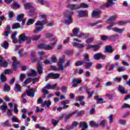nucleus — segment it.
Wrapping results in <instances>:
<instances>
[{"instance_id":"nucleus-50","label":"nucleus","mask_w":130,"mask_h":130,"mask_svg":"<svg viewBox=\"0 0 130 130\" xmlns=\"http://www.w3.org/2000/svg\"><path fill=\"white\" fill-rule=\"evenodd\" d=\"M86 92L88 94H89L88 98H91L94 94V92H90L89 90H87Z\"/></svg>"},{"instance_id":"nucleus-16","label":"nucleus","mask_w":130,"mask_h":130,"mask_svg":"<svg viewBox=\"0 0 130 130\" xmlns=\"http://www.w3.org/2000/svg\"><path fill=\"white\" fill-rule=\"evenodd\" d=\"M12 59L13 60V69L16 70H17V68L19 67L20 63L19 62L17 61V58H16V57H12Z\"/></svg>"},{"instance_id":"nucleus-6","label":"nucleus","mask_w":130,"mask_h":130,"mask_svg":"<svg viewBox=\"0 0 130 130\" xmlns=\"http://www.w3.org/2000/svg\"><path fill=\"white\" fill-rule=\"evenodd\" d=\"M83 57L84 58V64L87 69H90L93 66V62L90 61V59H89V56L87 54H83Z\"/></svg>"},{"instance_id":"nucleus-42","label":"nucleus","mask_w":130,"mask_h":130,"mask_svg":"<svg viewBox=\"0 0 130 130\" xmlns=\"http://www.w3.org/2000/svg\"><path fill=\"white\" fill-rule=\"evenodd\" d=\"M121 80V77H115L113 79V82H116V83H119Z\"/></svg>"},{"instance_id":"nucleus-45","label":"nucleus","mask_w":130,"mask_h":130,"mask_svg":"<svg viewBox=\"0 0 130 130\" xmlns=\"http://www.w3.org/2000/svg\"><path fill=\"white\" fill-rule=\"evenodd\" d=\"M82 64H84V61H78L75 63L76 67H79V66H82Z\"/></svg>"},{"instance_id":"nucleus-33","label":"nucleus","mask_w":130,"mask_h":130,"mask_svg":"<svg viewBox=\"0 0 130 130\" xmlns=\"http://www.w3.org/2000/svg\"><path fill=\"white\" fill-rule=\"evenodd\" d=\"M38 72L39 74H42L43 73V68L42 64H39L38 67Z\"/></svg>"},{"instance_id":"nucleus-58","label":"nucleus","mask_w":130,"mask_h":130,"mask_svg":"<svg viewBox=\"0 0 130 130\" xmlns=\"http://www.w3.org/2000/svg\"><path fill=\"white\" fill-rule=\"evenodd\" d=\"M40 37H41V36H35L32 38V40L36 41V40H38V39H40Z\"/></svg>"},{"instance_id":"nucleus-2","label":"nucleus","mask_w":130,"mask_h":130,"mask_svg":"<svg viewBox=\"0 0 130 130\" xmlns=\"http://www.w3.org/2000/svg\"><path fill=\"white\" fill-rule=\"evenodd\" d=\"M40 19H43L42 21H40L39 20H38L37 22L35 23L36 26V30L34 31V33L35 34H37L40 32V31L42 30V29H43V25H46V15L43 13H40Z\"/></svg>"},{"instance_id":"nucleus-62","label":"nucleus","mask_w":130,"mask_h":130,"mask_svg":"<svg viewBox=\"0 0 130 130\" xmlns=\"http://www.w3.org/2000/svg\"><path fill=\"white\" fill-rule=\"evenodd\" d=\"M93 39L92 38H89L86 40V43H92L93 42Z\"/></svg>"},{"instance_id":"nucleus-46","label":"nucleus","mask_w":130,"mask_h":130,"mask_svg":"<svg viewBox=\"0 0 130 130\" xmlns=\"http://www.w3.org/2000/svg\"><path fill=\"white\" fill-rule=\"evenodd\" d=\"M91 49H92V50L94 51L98 50V49H99V45H92Z\"/></svg>"},{"instance_id":"nucleus-32","label":"nucleus","mask_w":130,"mask_h":130,"mask_svg":"<svg viewBox=\"0 0 130 130\" xmlns=\"http://www.w3.org/2000/svg\"><path fill=\"white\" fill-rule=\"evenodd\" d=\"M11 90V88H10V86L8 85L7 84H4V92H9Z\"/></svg>"},{"instance_id":"nucleus-56","label":"nucleus","mask_w":130,"mask_h":130,"mask_svg":"<svg viewBox=\"0 0 130 130\" xmlns=\"http://www.w3.org/2000/svg\"><path fill=\"white\" fill-rule=\"evenodd\" d=\"M101 38V40L105 41V40H107V39L109 38V37L106 36H102Z\"/></svg>"},{"instance_id":"nucleus-63","label":"nucleus","mask_w":130,"mask_h":130,"mask_svg":"<svg viewBox=\"0 0 130 130\" xmlns=\"http://www.w3.org/2000/svg\"><path fill=\"white\" fill-rule=\"evenodd\" d=\"M61 89L63 93H67V86H63L61 87Z\"/></svg>"},{"instance_id":"nucleus-27","label":"nucleus","mask_w":130,"mask_h":130,"mask_svg":"<svg viewBox=\"0 0 130 130\" xmlns=\"http://www.w3.org/2000/svg\"><path fill=\"white\" fill-rule=\"evenodd\" d=\"M55 86H56V84H53L52 85L48 84L46 85V88L47 90H53V89L55 88Z\"/></svg>"},{"instance_id":"nucleus-26","label":"nucleus","mask_w":130,"mask_h":130,"mask_svg":"<svg viewBox=\"0 0 130 130\" xmlns=\"http://www.w3.org/2000/svg\"><path fill=\"white\" fill-rule=\"evenodd\" d=\"M105 51L106 52H108V53H112L113 49L111 46H107L105 47Z\"/></svg>"},{"instance_id":"nucleus-23","label":"nucleus","mask_w":130,"mask_h":130,"mask_svg":"<svg viewBox=\"0 0 130 130\" xmlns=\"http://www.w3.org/2000/svg\"><path fill=\"white\" fill-rule=\"evenodd\" d=\"M79 32H80V29L79 28H75L73 29V34H71L70 36L72 37L77 36V35H78V34H79Z\"/></svg>"},{"instance_id":"nucleus-25","label":"nucleus","mask_w":130,"mask_h":130,"mask_svg":"<svg viewBox=\"0 0 130 130\" xmlns=\"http://www.w3.org/2000/svg\"><path fill=\"white\" fill-rule=\"evenodd\" d=\"M37 74L35 70H31V71L27 73V77H36Z\"/></svg>"},{"instance_id":"nucleus-31","label":"nucleus","mask_w":130,"mask_h":130,"mask_svg":"<svg viewBox=\"0 0 130 130\" xmlns=\"http://www.w3.org/2000/svg\"><path fill=\"white\" fill-rule=\"evenodd\" d=\"M76 111H74L72 113H70L67 115H66L65 117H64V121H67V120H68V119H69V118H70V117L71 116V115H74V114H75V113H76Z\"/></svg>"},{"instance_id":"nucleus-64","label":"nucleus","mask_w":130,"mask_h":130,"mask_svg":"<svg viewBox=\"0 0 130 130\" xmlns=\"http://www.w3.org/2000/svg\"><path fill=\"white\" fill-rule=\"evenodd\" d=\"M122 108H130V105L124 104V105L122 106Z\"/></svg>"},{"instance_id":"nucleus-60","label":"nucleus","mask_w":130,"mask_h":130,"mask_svg":"<svg viewBox=\"0 0 130 130\" xmlns=\"http://www.w3.org/2000/svg\"><path fill=\"white\" fill-rule=\"evenodd\" d=\"M65 53L67 54V55H72L73 54L72 50H68L65 52Z\"/></svg>"},{"instance_id":"nucleus-8","label":"nucleus","mask_w":130,"mask_h":130,"mask_svg":"<svg viewBox=\"0 0 130 130\" xmlns=\"http://www.w3.org/2000/svg\"><path fill=\"white\" fill-rule=\"evenodd\" d=\"M58 78H59V74L58 73L54 74L51 73L46 77L45 81L46 82L48 79L55 80L56 79H58Z\"/></svg>"},{"instance_id":"nucleus-37","label":"nucleus","mask_w":130,"mask_h":130,"mask_svg":"<svg viewBox=\"0 0 130 130\" xmlns=\"http://www.w3.org/2000/svg\"><path fill=\"white\" fill-rule=\"evenodd\" d=\"M13 29H19V28H21V25L19 23H15L12 25Z\"/></svg>"},{"instance_id":"nucleus-15","label":"nucleus","mask_w":130,"mask_h":130,"mask_svg":"<svg viewBox=\"0 0 130 130\" xmlns=\"http://www.w3.org/2000/svg\"><path fill=\"white\" fill-rule=\"evenodd\" d=\"M72 44L73 46H76V47H77L78 48H81V49L79 50V51H83V47H84V45H83V44L77 42H73L72 43Z\"/></svg>"},{"instance_id":"nucleus-28","label":"nucleus","mask_w":130,"mask_h":130,"mask_svg":"<svg viewBox=\"0 0 130 130\" xmlns=\"http://www.w3.org/2000/svg\"><path fill=\"white\" fill-rule=\"evenodd\" d=\"M14 90L15 92H21V86L19 85L18 83H15V86L14 87Z\"/></svg>"},{"instance_id":"nucleus-29","label":"nucleus","mask_w":130,"mask_h":130,"mask_svg":"<svg viewBox=\"0 0 130 130\" xmlns=\"http://www.w3.org/2000/svg\"><path fill=\"white\" fill-rule=\"evenodd\" d=\"M28 96L30 97H34V90L32 89H29L27 91Z\"/></svg>"},{"instance_id":"nucleus-12","label":"nucleus","mask_w":130,"mask_h":130,"mask_svg":"<svg viewBox=\"0 0 130 130\" xmlns=\"http://www.w3.org/2000/svg\"><path fill=\"white\" fill-rule=\"evenodd\" d=\"M25 40H27L29 42L31 41V39L29 38L28 37L26 36V34H22L19 37V42L21 43L22 41H25Z\"/></svg>"},{"instance_id":"nucleus-14","label":"nucleus","mask_w":130,"mask_h":130,"mask_svg":"<svg viewBox=\"0 0 130 130\" xmlns=\"http://www.w3.org/2000/svg\"><path fill=\"white\" fill-rule=\"evenodd\" d=\"M81 82L82 79H73L72 81V87H77L78 84H80Z\"/></svg>"},{"instance_id":"nucleus-18","label":"nucleus","mask_w":130,"mask_h":130,"mask_svg":"<svg viewBox=\"0 0 130 130\" xmlns=\"http://www.w3.org/2000/svg\"><path fill=\"white\" fill-rule=\"evenodd\" d=\"M67 104H70V101H63L61 102V105L63 106L62 107L63 109H67V108H69L70 106Z\"/></svg>"},{"instance_id":"nucleus-30","label":"nucleus","mask_w":130,"mask_h":130,"mask_svg":"<svg viewBox=\"0 0 130 130\" xmlns=\"http://www.w3.org/2000/svg\"><path fill=\"white\" fill-rule=\"evenodd\" d=\"M32 81V78L29 77L27 78L22 83V85H27V84H29Z\"/></svg>"},{"instance_id":"nucleus-10","label":"nucleus","mask_w":130,"mask_h":130,"mask_svg":"<svg viewBox=\"0 0 130 130\" xmlns=\"http://www.w3.org/2000/svg\"><path fill=\"white\" fill-rule=\"evenodd\" d=\"M13 71L12 70H6L3 73H2L1 75L0 80L1 82H5L6 81V74H9L12 73Z\"/></svg>"},{"instance_id":"nucleus-13","label":"nucleus","mask_w":130,"mask_h":130,"mask_svg":"<svg viewBox=\"0 0 130 130\" xmlns=\"http://www.w3.org/2000/svg\"><path fill=\"white\" fill-rule=\"evenodd\" d=\"M68 8H69V9H71L72 11H75V10H77L78 9H80V5L78 4H69L67 5Z\"/></svg>"},{"instance_id":"nucleus-40","label":"nucleus","mask_w":130,"mask_h":130,"mask_svg":"<svg viewBox=\"0 0 130 130\" xmlns=\"http://www.w3.org/2000/svg\"><path fill=\"white\" fill-rule=\"evenodd\" d=\"M13 111L15 113H18V105L17 104H14V110Z\"/></svg>"},{"instance_id":"nucleus-41","label":"nucleus","mask_w":130,"mask_h":130,"mask_svg":"<svg viewBox=\"0 0 130 130\" xmlns=\"http://www.w3.org/2000/svg\"><path fill=\"white\" fill-rule=\"evenodd\" d=\"M37 3H38L39 4H41V5H43L44 6L45 5H47V3L44 0H37Z\"/></svg>"},{"instance_id":"nucleus-59","label":"nucleus","mask_w":130,"mask_h":130,"mask_svg":"<svg viewBox=\"0 0 130 130\" xmlns=\"http://www.w3.org/2000/svg\"><path fill=\"white\" fill-rule=\"evenodd\" d=\"M38 81H39V80L37 78H34L31 79V82H32V84H35V82H38Z\"/></svg>"},{"instance_id":"nucleus-39","label":"nucleus","mask_w":130,"mask_h":130,"mask_svg":"<svg viewBox=\"0 0 130 130\" xmlns=\"http://www.w3.org/2000/svg\"><path fill=\"white\" fill-rule=\"evenodd\" d=\"M23 14H19L17 17V20L18 22H21V20H23Z\"/></svg>"},{"instance_id":"nucleus-9","label":"nucleus","mask_w":130,"mask_h":130,"mask_svg":"<svg viewBox=\"0 0 130 130\" xmlns=\"http://www.w3.org/2000/svg\"><path fill=\"white\" fill-rule=\"evenodd\" d=\"M93 58L95 60H99L101 58V59H103V60H105L106 56L101 53H97L93 55Z\"/></svg>"},{"instance_id":"nucleus-3","label":"nucleus","mask_w":130,"mask_h":130,"mask_svg":"<svg viewBox=\"0 0 130 130\" xmlns=\"http://www.w3.org/2000/svg\"><path fill=\"white\" fill-rule=\"evenodd\" d=\"M73 15H74L73 11H70L69 10H67L63 13V16L65 18L64 22L66 25H70V24H72V22H73L72 16H73Z\"/></svg>"},{"instance_id":"nucleus-34","label":"nucleus","mask_w":130,"mask_h":130,"mask_svg":"<svg viewBox=\"0 0 130 130\" xmlns=\"http://www.w3.org/2000/svg\"><path fill=\"white\" fill-rule=\"evenodd\" d=\"M90 125L91 126H92L93 127H98L99 125L98 124L96 123L94 121H90L89 122Z\"/></svg>"},{"instance_id":"nucleus-24","label":"nucleus","mask_w":130,"mask_h":130,"mask_svg":"<svg viewBox=\"0 0 130 130\" xmlns=\"http://www.w3.org/2000/svg\"><path fill=\"white\" fill-rule=\"evenodd\" d=\"M100 13V11H94L92 12L91 16L92 18H98V17H99Z\"/></svg>"},{"instance_id":"nucleus-7","label":"nucleus","mask_w":130,"mask_h":130,"mask_svg":"<svg viewBox=\"0 0 130 130\" xmlns=\"http://www.w3.org/2000/svg\"><path fill=\"white\" fill-rule=\"evenodd\" d=\"M24 7L26 10H30L29 14L30 16H33V15H35L36 14L34 8H33V6H32V4L28 3H25L24 4Z\"/></svg>"},{"instance_id":"nucleus-5","label":"nucleus","mask_w":130,"mask_h":130,"mask_svg":"<svg viewBox=\"0 0 130 130\" xmlns=\"http://www.w3.org/2000/svg\"><path fill=\"white\" fill-rule=\"evenodd\" d=\"M63 63H64V58H60L58 62V68L52 66L51 67V70H53V71H62L64 70V66H63Z\"/></svg>"},{"instance_id":"nucleus-36","label":"nucleus","mask_w":130,"mask_h":130,"mask_svg":"<svg viewBox=\"0 0 130 130\" xmlns=\"http://www.w3.org/2000/svg\"><path fill=\"white\" fill-rule=\"evenodd\" d=\"M2 47L5 48V49H7L8 47H9V42L7 41H5L3 44L1 45Z\"/></svg>"},{"instance_id":"nucleus-51","label":"nucleus","mask_w":130,"mask_h":130,"mask_svg":"<svg viewBox=\"0 0 130 130\" xmlns=\"http://www.w3.org/2000/svg\"><path fill=\"white\" fill-rule=\"evenodd\" d=\"M85 99V96H79L77 100L76 101H79L81 102V101H83Z\"/></svg>"},{"instance_id":"nucleus-48","label":"nucleus","mask_w":130,"mask_h":130,"mask_svg":"<svg viewBox=\"0 0 130 130\" xmlns=\"http://www.w3.org/2000/svg\"><path fill=\"white\" fill-rule=\"evenodd\" d=\"M7 108H8V106L6 104L2 106L0 108L1 110H2L3 111H5V110H7Z\"/></svg>"},{"instance_id":"nucleus-19","label":"nucleus","mask_w":130,"mask_h":130,"mask_svg":"<svg viewBox=\"0 0 130 130\" xmlns=\"http://www.w3.org/2000/svg\"><path fill=\"white\" fill-rule=\"evenodd\" d=\"M51 105V102L50 101H45L42 104V107H45L46 106L49 108V106Z\"/></svg>"},{"instance_id":"nucleus-17","label":"nucleus","mask_w":130,"mask_h":130,"mask_svg":"<svg viewBox=\"0 0 130 130\" xmlns=\"http://www.w3.org/2000/svg\"><path fill=\"white\" fill-rule=\"evenodd\" d=\"M79 17H86L88 15V11L87 10H81L78 12Z\"/></svg>"},{"instance_id":"nucleus-55","label":"nucleus","mask_w":130,"mask_h":130,"mask_svg":"<svg viewBox=\"0 0 130 130\" xmlns=\"http://www.w3.org/2000/svg\"><path fill=\"white\" fill-rule=\"evenodd\" d=\"M25 78V74H21L19 77V80L21 82H23V80H24V78Z\"/></svg>"},{"instance_id":"nucleus-22","label":"nucleus","mask_w":130,"mask_h":130,"mask_svg":"<svg viewBox=\"0 0 130 130\" xmlns=\"http://www.w3.org/2000/svg\"><path fill=\"white\" fill-rule=\"evenodd\" d=\"M118 90L122 94H126L127 93V91L124 90V87L121 86L120 85H118Z\"/></svg>"},{"instance_id":"nucleus-43","label":"nucleus","mask_w":130,"mask_h":130,"mask_svg":"<svg viewBox=\"0 0 130 130\" xmlns=\"http://www.w3.org/2000/svg\"><path fill=\"white\" fill-rule=\"evenodd\" d=\"M76 111V112L74 113V114L76 113L77 114V115L75 116L76 117H78V116L82 115L83 113H84V111H81L80 112H78L77 111Z\"/></svg>"},{"instance_id":"nucleus-49","label":"nucleus","mask_w":130,"mask_h":130,"mask_svg":"<svg viewBox=\"0 0 130 130\" xmlns=\"http://www.w3.org/2000/svg\"><path fill=\"white\" fill-rule=\"evenodd\" d=\"M51 59L52 62H57V59L54 55H52L51 57Z\"/></svg>"},{"instance_id":"nucleus-47","label":"nucleus","mask_w":130,"mask_h":130,"mask_svg":"<svg viewBox=\"0 0 130 130\" xmlns=\"http://www.w3.org/2000/svg\"><path fill=\"white\" fill-rule=\"evenodd\" d=\"M12 121H13V122H20L19 119L15 116L12 117Z\"/></svg>"},{"instance_id":"nucleus-35","label":"nucleus","mask_w":130,"mask_h":130,"mask_svg":"<svg viewBox=\"0 0 130 130\" xmlns=\"http://www.w3.org/2000/svg\"><path fill=\"white\" fill-rule=\"evenodd\" d=\"M89 8V5L88 4H86L85 3H81L79 6V9L83 8V9H87Z\"/></svg>"},{"instance_id":"nucleus-52","label":"nucleus","mask_w":130,"mask_h":130,"mask_svg":"<svg viewBox=\"0 0 130 130\" xmlns=\"http://www.w3.org/2000/svg\"><path fill=\"white\" fill-rule=\"evenodd\" d=\"M11 33H12V31H9V30H6L4 34H3V35L4 36H5V37H8L9 35H10V34H11Z\"/></svg>"},{"instance_id":"nucleus-1","label":"nucleus","mask_w":130,"mask_h":130,"mask_svg":"<svg viewBox=\"0 0 130 130\" xmlns=\"http://www.w3.org/2000/svg\"><path fill=\"white\" fill-rule=\"evenodd\" d=\"M46 38L51 41L52 43L50 45L41 43L38 46V48L44 49V50H52L53 46L57 43V38H53V34L49 32L46 33Z\"/></svg>"},{"instance_id":"nucleus-53","label":"nucleus","mask_w":130,"mask_h":130,"mask_svg":"<svg viewBox=\"0 0 130 130\" xmlns=\"http://www.w3.org/2000/svg\"><path fill=\"white\" fill-rule=\"evenodd\" d=\"M78 124V122L76 121L73 122V123H72V126L70 127V129H72L74 128V127H76V126H77Z\"/></svg>"},{"instance_id":"nucleus-44","label":"nucleus","mask_w":130,"mask_h":130,"mask_svg":"<svg viewBox=\"0 0 130 130\" xmlns=\"http://www.w3.org/2000/svg\"><path fill=\"white\" fill-rule=\"evenodd\" d=\"M34 23V19H29L27 20V26H30V25Z\"/></svg>"},{"instance_id":"nucleus-61","label":"nucleus","mask_w":130,"mask_h":130,"mask_svg":"<svg viewBox=\"0 0 130 130\" xmlns=\"http://www.w3.org/2000/svg\"><path fill=\"white\" fill-rule=\"evenodd\" d=\"M97 104H102V103H103V99H99L97 100L96 102Z\"/></svg>"},{"instance_id":"nucleus-54","label":"nucleus","mask_w":130,"mask_h":130,"mask_svg":"<svg viewBox=\"0 0 130 130\" xmlns=\"http://www.w3.org/2000/svg\"><path fill=\"white\" fill-rule=\"evenodd\" d=\"M52 123L54 126H56L57 125V123H58V121H55L54 119H52L51 120Z\"/></svg>"},{"instance_id":"nucleus-20","label":"nucleus","mask_w":130,"mask_h":130,"mask_svg":"<svg viewBox=\"0 0 130 130\" xmlns=\"http://www.w3.org/2000/svg\"><path fill=\"white\" fill-rule=\"evenodd\" d=\"M112 30L114 31V32H116V33H120L122 34L123 33V31H124V28L120 29L118 27H114L112 29Z\"/></svg>"},{"instance_id":"nucleus-21","label":"nucleus","mask_w":130,"mask_h":130,"mask_svg":"<svg viewBox=\"0 0 130 130\" xmlns=\"http://www.w3.org/2000/svg\"><path fill=\"white\" fill-rule=\"evenodd\" d=\"M89 37L88 34L81 33L80 35L77 36L78 38H80L81 39H86V38H88Z\"/></svg>"},{"instance_id":"nucleus-38","label":"nucleus","mask_w":130,"mask_h":130,"mask_svg":"<svg viewBox=\"0 0 130 130\" xmlns=\"http://www.w3.org/2000/svg\"><path fill=\"white\" fill-rule=\"evenodd\" d=\"M19 8H20V5H19V4L17 3H14L12 7V9H13V10L19 9Z\"/></svg>"},{"instance_id":"nucleus-11","label":"nucleus","mask_w":130,"mask_h":130,"mask_svg":"<svg viewBox=\"0 0 130 130\" xmlns=\"http://www.w3.org/2000/svg\"><path fill=\"white\" fill-rule=\"evenodd\" d=\"M0 66L3 68H7L9 66V63L5 59L3 56L0 55Z\"/></svg>"},{"instance_id":"nucleus-57","label":"nucleus","mask_w":130,"mask_h":130,"mask_svg":"<svg viewBox=\"0 0 130 130\" xmlns=\"http://www.w3.org/2000/svg\"><path fill=\"white\" fill-rule=\"evenodd\" d=\"M118 71L119 72H124V71H125V67H122L119 68L118 69Z\"/></svg>"},{"instance_id":"nucleus-4","label":"nucleus","mask_w":130,"mask_h":130,"mask_svg":"<svg viewBox=\"0 0 130 130\" xmlns=\"http://www.w3.org/2000/svg\"><path fill=\"white\" fill-rule=\"evenodd\" d=\"M117 18V15H115L111 16L107 20V23L108 24H112V25H115L116 24H119L120 26H124V25H126L128 23V21H118L116 22H114L115 19Z\"/></svg>"}]
</instances>
